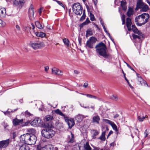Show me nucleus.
Masks as SVG:
<instances>
[{"label": "nucleus", "instance_id": "nucleus-1", "mask_svg": "<svg viewBox=\"0 0 150 150\" xmlns=\"http://www.w3.org/2000/svg\"><path fill=\"white\" fill-rule=\"evenodd\" d=\"M37 139L35 135L28 133L21 135L20 137V141L21 142L28 145L34 144L36 142Z\"/></svg>", "mask_w": 150, "mask_h": 150}, {"label": "nucleus", "instance_id": "nucleus-2", "mask_svg": "<svg viewBox=\"0 0 150 150\" xmlns=\"http://www.w3.org/2000/svg\"><path fill=\"white\" fill-rule=\"evenodd\" d=\"M46 125V126L47 128L42 130L41 131L42 135L46 138H51L54 136L55 132L52 129L53 127L52 125H49L47 124Z\"/></svg>", "mask_w": 150, "mask_h": 150}, {"label": "nucleus", "instance_id": "nucleus-3", "mask_svg": "<svg viewBox=\"0 0 150 150\" xmlns=\"http://www.w3.org/2000/svg\"><path fill=\"white\" fill-rule=\"evenodd\" d=\"M95 48H96V52L100 55L103 56L105 58H107L109 56V54L107 53L106 52V46L103 43L100 42L97 45Z\"/></svg>", "mask_w": 150, "mask_h": 150}, {"label": "nucleus", "instance_id": "nucleus-4", "mask_svg": "<svg viewBox=\"0 0 150 150\" xmlns=\"http://www.w3.org/2000/svg\"><path fill=\"white\" fill-rule=\"evenodd\" d=\"M149 18V14L144 13L137 17L135 18L136 24L139 26L144 25L147 22Z\"/></svg>", "mask_w": 150, "mask_h": 150}, {"label": "nucleus", "instance_id": "nucleus-5", "mask_svg": "<svg viewBox=\"0 0 150 150\" xmlns=\"http://www.w3.org/2000/svg\"><path fill=\"white\" fill-rule=\"evenodd\" d=\"M72 8L74 13L78 15H80L82 13V7L79 3L74 4L72 6Z\"/></svg>", "mask_w": 150, "mask_h": 150}, {"label": "nucleus", "instance_id": "nucleus-6", "mask_svg": "<svg viewBox=\"0 0 150 150\" xmlns=\"http://www.w3.org/2000/svg\"><path fill=\"white\" fill-rule=\"evenodd\" d=\"M30 45L34 50L40 49L45 46L43 42L39 41L31 42Z\"/></svg>", "mask_w": 150, "mask_h": 150}, {"label": "nucleus", "instance_id": "nucleus-7", "mask_svg": "<svg viewBox=\"0 0 150 150\" xmlns=\"http://www.w3.org/2000/svg\"><path fill=\"white\" fill-rule=\"evenodd\" d=\"M97 40L94 37H91L86 42L85 47L88 48H93V45L96 41Z\"/></svg>", "mask_w": 150, "mask_h": 150}, {"label": "nucleus", "instance_id": "nucleus-8", "mask_svg": "<svg viewBox=\"0 0 150 150\" xmlns=\"http://www.w3.org/2000/svg\"><path fill=\"white\" fill-rule=\"evenodd\" d=\"M137 6L139 8H141V11H146L149 9L148 6L145 4L141 0L138 1L137 3Z\"/></svg>", "mask_w": 150, "mask_h": 150}, {"label": "nucleus", "instance_id": "nucleus-9", "mask_svg": "<svg viewBox=\"0 0 150 150\" xmlns=\"http://www.w3.org/2000/svg\"><path fill=\"white\" fill-rule=\"evenodd\" d=\"M54 147L52 144H48L42 146L41 144L38 145L37 150H53Z\"/></svg>", "mask_w": 150, "mask_h": 150}, {"label": "nucleus", "instance_id": "nucleus-10", "mask_svg": "<svg viewBox=\"0 0 150 150\" xmlns=\"http://www.w3.org/2000/svg\"><path fill=\"white\" fill-rule=\"evenodd\" d=\"M42 121L40 118H36L33 120L30 123L31 125L35 127L40 126L42 125Z\"/></svg>", "mask_w": 150, "mask_h": 150}, {"label": "nucleus", "instance_id": "nucleus-11", "mask_svg": "<svg viewBox=\"0 0 150 150\" xmlns=\"http://www.w3.org/2000/svg\"><path fill=\"white\" fill-rule=\"evenodd\" d=\"M13 125L14 126H17L20 125H21V126L22 127L26 126L27 125V122L25 123V124H23V119L19 120L17 118H15L13 120Z\"/></svg>", "mask_w": 150, "mask_h": 150}, {"label": "nucleus", "instance_id": "nucleus-12", "mask_svg": "<svg viewBox=\"0 0 150 150\" xmlns=\"http://www.w3.org/2000/svg\"><path fill=\"white\" fill-rule=\"evenodd\" d=\"M10 141V139H8L6 140L0 142V147L1 148L6 147L8 145Z\"/></svg>", "mask_w": 150, "mask_h": 150}, {"label": "nucleus", "instance_id": "nucleus-13", "mask_svg": "<svg viewBox=\"0 0 150 150\" xmlns=\"http://www.w3.org/2000/svg\"><path fill=\"white\" fill-rule=\"evenodd\" d=\"M25 0H15L13 2L15 5L21 7L23 6Z\"/></svg>", "mask_w": 150, "mask_h": 150}, {"label": "nucleus", "instance_id": "nucleus-14", "mask_svg": "<svg viewBox=\"0 0 150 150\" xmlns=\"http://www.w3.org/2000/svg\"><path fill=\"white\" fill-rule=\"evenodd\" d=\"M88 117V116H84L81 114H79L75 117V119L78 122H80L84 118Z\"/></svg>", "mask_w": 150, "mask_h": 150}, {"label": "nucleus", "instance_id": "nucleus-15", "mask_svg": "<svg viewBox=\"0 0 150 150\" xmlns=\"http://www.w3.org/2000/svg\"><path fill=\"white\" fill-rule=\"evenodd\" d=\"M137 76L138 77V81L140 82V84L143 86H146V85L147 86H148L147 84L146 81L143 79L141 77L139 76V74H137Z\"/></svg>", "mask_w": 150, "mask_h": 150}, {"label": "nucleus", "instance_id": "nucleus-16", "mask_svg": "<svg viewBox=\"0 0 150 150\" xmlns=\"http://www.w3.org/2000/svg\"><path fill=\"white\" fill-rule=\"evenodd\" d=\"M52 72L53 74L60 75H62V71L55 67L52 69Z\"/></svg>", "mask_w": 150, "mask_h": 150}, {"label": "nucleus", "instance_id": "nucleus-17", "mask_svg": "<svg viewBox=\"0 0 150 150\" xmlns=\"http://www.w3.org/2000/svg\"><path fill=\"white\" fill-rule=\"evenodd\" d=\"M34 10L32 6L31 5L29 8L28 15L30 18L34 17Z\"/></svg>", "mask_w": 150, "mask_h": 150}, {"label": "nucleus", "instance_id": "nucleus-18", "mask_svg": "<svg viewBox=\"0 0 150 150\" xmlns=\"http://www.w3.org/2000/svg\"><path fill=\"white\" fill-rule=\"evenodd\" d=\"M100 120V118L98 115H96L93 116L92 118V122L94 123H96L97 124L99 123V121Z\"/></svg>", "mask_w": 150, "mask_h": 150}, {"label": "nucleus", "instance_id": "nucleus-19", "mask_svg": "<svg viewBox=\"0 0 150 150\" xmlns=\"http://www.w3.org/2000/svg\"><path fill=\"white\" fill-rule=\"evenodd\" d=\"M132 28L131 30H132L134 33L137 34L138 35H142V32L137 28L135 25H132Z\"/></svg>", "mask_w": 150, "mask_h": 150}, {"label": "nucleus", "instance_id": "nucleus-20", "mask_svg": "<svg viewBox=\"0 0 150 150\" xmlns=\"http://www.w3.org/2000/svg\"><path fill=\"white\" fill-rule=\"evenodd\" d=\"M131 21L130 18H127L126 19V25L129 31L131 30Z\"/></svg>", "mask_w": 150, "mask_h": 150}, {"label": "nucleus", "instance_id": "nucleus-21", "mask_svg": "<svg viewBox=\"0 0 150 150\" xmlns=\"http://www.w3.org/2000/svg\"><path fill=\"white\" fill-rule=\"evenodd\" d=\"M74 122L73 119H71L70 120H68L67 124L69 126V128H71L74 125Z\"/></svg>", "mask_w": 150, "mask_h": 150}, {"label": "nucleus", "instance_id": "nucleus-22", "mask_svg": "<svg viewBox=\"0 0 150 150\" xmlns=\"http://www.w3.org/2000/svg\"><path fill=\"white\" fill-rule=\"evenodd\" d=\"M71 136H69L67 139V142L68 143H73L74 141V135L71 132Z\"/></svg>", "mask_w": 150, "mask_h": 150}, {"label": "nucleus", "instance_id": "nucleus-23", "mask_svg": "<svg viewBox=\"0 0 150 150\" xmlns=\"http://www.w3.org/2000/svg\"><path fill=\"white\" fill-rule=\"evenodd\" d=\"M6 14V9L4 8L0 7V16L4 17Z\"/></svg>", "mask_w": 150, "mask_h": 150}, {"label": "nucleus", "instance_id": "nucleus-24", "mask_svg": "<svg viewBox=\"0 0 150 150\" xmlns=\"http://www.w3.org/2000/svg\"><path fill=\"white\" fill-rule=\"evenodd\" d=\"M134 11L133 8L131 7L129 8L128 11L127 13V16L129 17L133 14Z\"/></svg>", "mask_w": 150, "mask_h": 150}, {"label": "nucleus", "instance_id": "nucleus-25", "mask_svg": "<svg viewBox=\"0 0 150 150\" xmlns=\"http://www.w3.org/2000/svg\"><path fill=\"white\" fill-rule=\"evenodd\" d=\"M91 133L92 134V137L94 139L96 138V136L98 135L99 132L95 129H93L91 131Z\"/></svg>", "mask_w": 150, "mask_h": 150}, {"label": "nucleus", "instance_id": "nucleus-26", "mask_svg": "<svg viewBox=\"0 0 150 150\" xmlns=\"http://www.w3.org/2000/svg\"><path fill=\"white\" fill-rule=\"evenodd\" d=\"M18 110V108H16L13 110H12L11 109H8L6 112H3L4 113L5 115H8L10 114L11 112H13L16 111Z\"/></svg>", "mask_w": 150, "mask_h": 150}, {"label": "nucleus", "instance_id": "nucleus-27", "mask_svg": "<svg viewBox=\"0 0 150 150\" xmlns=\"http://www.w3.org/2000/svg\"><path fill=\"white\" fill-rule=\"evenodd\" d=\"M19 150H30V149L27 145L24 144L20 146Z\"/></svg>", "mask_w": 150, "mask_h": 150}, {"label": "nucleus", "instance_id": "nucleus-28", "mask_svg": "<svg viewBox=\"0 0 150 150\" xmlns=\"http://www.w3.org/2000/svg\"><path fill=\"white\" fill-rule=\"evenodd\" d=\"M126 2L125 1H123L121 2V6L122 9L124 10H125L127 8L126 6Z\"/></svg>", "mask_w": 150, "mask_h": 150}, {"label": "nucleus", "instance_id": "nucleus-29", "mask_svg": "<svg viewBox=\"0 0 150 150\" xmlns=\"http://www.w3.org/2000/svg\"><path fill=\"white\" fill-rule=\"evenodd\" d=\"M35 23L36 26L39 29H42L44 27L43 25L41 24L38 21H36Z\"/></svg>", "mask_w": 150, "mask_h": 150}, {"label": "nucleus", "instance_id": "nucleus-30", "mask_svg": "<svg viewBox=\"0 0 150 150\" xmlns=\"http://www.w3.org/2000/svg\"><path fill=\"white\" fill-rule=\"evenodd\" d=\"M135 35L133 34L132 36L133 38L134 39H136V38H138L139 40H141L142 38H143L144 37V35L142 33V35Z\"/></svg>", "mask_w": 150, "mask_h": 150}, {"label": "nucleus", "instance_id": "nucleus-31", "mask_svg": "<svg viewBox=\"0 0 150 150\" xmlns=\"http://www.w3.org/2000/svg\"><path fill=\"white\" fill-rule=\"evenodd\" d=\"M53 119V117L50 115H48L45 116V120L46 121H51Z\"/></svg>", "mask_w": 150, "mask_h": 150}, {"label": "nucleus", "instance_id": "nucleus-32", "mask_svg": "<svg viewBox=\"0 0 150 150\" xmlns=\"http://www.w3.org/2000/svg\"><path fill=\"white\" fill-rule=\"evenodd\" d=\"M84 147L86 150H91V148L89 145L88 142H86L84 145Z\"/></svg>", "mask_w": 150, "mask_h": 150}, {"label": "nucleus", "instance_id": "nucleus-33", "mask_svg": "<svg viewBox=\"0 0 150 150\" xmlns=\"http://www.w3.org/2000/svg\"><path fill=\"white\" fill-rule=\"evenodd\" d=\"M110 125L112 127L113 130H115L116 134H117L118 133V131L116 125L113 122Z\"/></svg>", "mask_w": 150, "mask_h": 150}, {"label": "nucleus", "instance_id": "nucleus-34", "mask_svg": "<svg viewBox=\"0 0 150 150\" xmlns=\"http://www.w3.org/2000/svg\"><path fill=\"white\" fill-rule=\"evenodd\" d=\"M93 35L92 31L91 29H88L86 31V37H88L90 35Z\"/></svg>", "mask_w": 150, "mask_h": 150}, {"label": "nucleus", "instance_id": "nucleus-35", "mask_svg": "<svg viewBox=\"0 0 150 150\" xmlns=\"http://www.w3.org/2000/svg\"><path fill=\"white\" fill-rule=\"evenodd\" d=\"M105 132H103L100 136L99 138V139L102 141H105Z\"/></svg>", "mask_w": 150, "mask_h": 150}, {"label": "nucleus", "instance_id": "nucleus-36", "mask_svg": "<svg viewBox=\"0 0 150 150\" xmlns=\"http://www.w3.org/2000/svg\"><path fill=\"white\" fill-rule=\"evenodd\" d=\"M36 35L37 36L41 37H44L46 36V34L45 33L40 32L37 33Z\"/></svg>", "mask_w": 150, "mask_h": 150}, {"label": "nucleus", "instance_id": "nucleus-37", "mask_svg": "<svg viewBox=\"0 0 150 150\" xmlns=\"http://www.w3.org/2000/svg\"><path fill=\"white\" fill-rule=\"evenodd\" d=\"M55 113L59 115L64 117L65 115L62 113V112L59 109H57L54 111Z\"/></svg>", "mask_w": 150, "mask_h": 150}, {"label": "nucleus", "instance_id": "nucleus-38", "mask_svg": "<svg viewBox=\"0 0 150 150\" xmlns=\"http://www.w3.org/2000/svg\"><path fill=\"white\" fill-rule=\"evenodd\" d=\"M28 131L31 133L30 134H34L35 133V130L33 128L28 129L27 130Z\"/></svg>", "mask_w": 150, "mask_h": 150}, {"label": "nucleus", "instance_id": "nucleus-39", "mask_svg": "<svg viewBox=\"0 0 150 150\" xmlns=\"http://www.w3.org/2000/svg\"><path fill=\"white\" fill-rule=\"evenodd\" d=\"M63 41L66 46L68 47L69 45V40L66 38H64L63 39Z\"/></svg>", "mask_w": 150, "mask_h": 150}, {"label": "nucleus", "instance_id": "nucleus-40", "mask_svg": "<svg viewBox=\"0 0 150 150\" xmlns=\"http://www.w3.org/2000/svg\"><path fill=\"white\" fill-rule=\"evenodd\" d=\"M146 117L145 116L142 117L139 116L137 117V119L139 122H142L144 120Z\"/></svg>", "mask_w": 150, "mask_h": 150}, {"label": "nucleus", "instance_id": "nucleus-41", "mask_svg": "<svg viewBox=\"0 0 150 150\" xmlns=\"http://www.w3.org/2000/svg\"><path fill=\"white\" fill-rule=\"evenodd\" d=\"M6 25V23L0 19V27H3Z\"/></svg>", "mask_w": 150, "mask_h": 150}, {"label": "nucleus", "instance_id": "nucleus-42", "mask_svg": "<svg viewBox=\"0 0 150 150\" xmlns=\"http://www.w3.org/2000/svg\"><path fill=\"white\" fill-rule=\"evenodd\" d=\"M99 20L100 21V23L103 28L104 30V31H105V30H106V29L105 25H104L103 21L101 18H99Z\"/></svg>", "mask_w": 150, "mask_h": 150}, {"label": "nucleus", "instance_id": "nucleus-43", "mask_svg": "<svg viewBox=\"0 0 150 150\" xmlns=\"http://www.w3.org/2000/svg\"><path fill=\"white\" fill-rule=\"evenodd\" d=\"M85 96H86L87 97H89L90 98H92L96 99L97 98V97L92 95L91 94H86Z\"/></svg>", "mask_w": 150, "mask_h": 150}, {"label": "nucleus", "instance_id": "nucleus-44", "mask_svg": "<svg viewBox=\"0 0 150 150\" xmlns=\"http://www.w3.org/2000/svg\"><path fill=\"white\" fill-rule=\"evenodd\" d=\"M103 120L104 122L110 125H111L113 122L111 121L106 119H104Z\"/></svg>", "mask_w": 150, "mask_h": 150}, {"label": "nucleus", "instance_id": "nucleus-45", "mask_svg": "<svg viewBox=\"0 0 150 150\" xmlns=\"http://www.w3.org/2000/svg\"><path fill=\"white\" fill-rule=\"evenodd\" d=\"M90 17L91 21H94L95 20L94 15L91 12L90 13Z\"/></svg>", "mask_w": 150, "mask_h": 150}, {"label": "nucleus", "instance_id": "nucleus-46", "mask_svg": "<svg viewBox=\"0 0 150 150\" xmlns=\"http://www.w3.org/2000/svg\"><path fill=\"white\" fill-rule=\"evenodd\" d=\"M90 22L88 18H86V21L82 23L83 25H85L88 24V23Z\"/></svg>", "mask_w": 150, "mask_h": 150}, {"label": "nucleus", "instance_id": "nucleus-47", "mask_svg": "<svg viewBox=\"0 0 150 150\" xmlns=\"http://www.w3.org/2000/svg\"><path fill=\"white\" fill-rule=\"evenodd\" d=\"M85 17H86V14H85V11H83V13L82 16L81 18H80L81 20L83 21V20H84L85 18Z\"/></svg>", "mask_w": 150, "mask_h": 150}, {"label": "nucleus", "instance_id": "nucleus-48", "mask_svg": "<svg viewBox=\"0 0 150 150\" xmlns=\"http://www.w3.org/2000/svg\"><path fill=\"white\" fill-rule=\"evenodd\" d=\"M25 115L28 116H32L33 115L30 113L27 110L25 112Z\"/></svg>", "mask_w": 150, "mask_h": 150}, {"label": "nucleus", "instance_id": "nucleus-49", "mask_svg": "<svg viewBox=\"0 0 150 150\" xmlns=\"http://www.w3.org/2000/svg\"><path fill=\"white\" fill-rule=\"evenodd\" d=\"M105 32L108 35V36L109 37L110 39L112 41H113V40L112 39V38L110 34L108 33V32L106 30H105Z\"/></svg>", "mask_w": 150, "mask_h": 150}, {"label": "nucleus", "instance_id": "nucleus-50", "mask_svg": "<svg viewBox=\"0 0 150 150\" xmlns=\"http://www.w3.org/2000/svg\"><path fill=\"white\" fill-rule=\"evenodd\" d=\"M73 150H80V148L79 146L76 145L74 146Z\"/></svg>", "mask_w": 150, "mask_h": 150}, {"label": "nucleus", "instance_id": "nucleus-51", "mask_svg": "<svg viewBox=\"0 0 150 150\" xmlns=\"http://www.w3.org/2000/svg\"><path fill=\"white\" fill-rule=\"evenodd\" d=\"M57 2L60 6H61L62 7L64 8V6L63 4L60 1H57Z\"/></svg>", "mask_w": 150, "mask_h": 150}, {"label": "nucleus", "instance_id": "nucleus-52", "mask_svg": "<svg viewBox=\"0 0 150 150\" xmlns=\"http://www.w3.org/2000/svg\"><path fill=\"white\" fill-rule=\"evenodd\" d=\"M117 98V97L116 96H113L112 97V99L114 100H116Z\"/></svg>", "mask_w": 150, "mask_h": 150}, {"label": "nucleus", "instance_id": "nucleus-53", "mask_svg": "<svg viewBox=\"0 0 150 150\" xmlns=\"http://www.w3.org/2000/svg\"><path fill=\"white\" fill-rule=\"evenodd\" d=\"M16 27L17 30L18 31H20L21 28L18 25H16Z\"/></svg>", "mask_w": 150, "mask_h": 150}, {"label": "nucleus", "instance_id": "nucleus-54", "mask_svg": "<svg viewBox=\"0 0 150 150\" xmlns=\"http://www.w3.org/2000/svg\"><path fill=\"white\" fill-rule=\"evenodd\" d=\"M43 9V8L42 7H40L38 10V12L40 14V15H41V13H42V10Z\"/></svg>", "mask_w": 150, "mask_h": 150}, {"label": "nucleus", "instance_id": "nucleus-55", "mask_svg": "<svg viewBox=\"0 0 150 150\" xmlns=\"http://www.w3.org/2000/svg\"><path fill=\"white\" fill-rule=\"evenodd\" d=\"M47 29L50 30H52V29H53L52 27L50 25H47Z\"/></svg>", "mask_w": 150, "mask_h": 150}, {"label": "nucleus", "instance_id": "nucleus-56", "mask_svg": "<svg viewBox=\"0 0 150 150\" xmlns=\"http://www.w3.org/2000/svg\"><path fill=\"white\" fill-rule=\"evenodd\" d=\"M88 83L87 82H85L84 83V84L83 85V86L85 88H87L88 87Z\"/></svg>", "mask_w": 150, "mask_h": 150}, {"label": "nucleus", "instance_id": "nucleus-57", "mask_svg": "<svg viewBox=\"0 0 150 150\" xmlns=\"http://www.w3.org/2000/svg\"><path fill=\"white\" fill-rule=\"evenodd\" d=\"M126 64L127 65V67L129 68L131 70H133V71H134V69H133V68H132L129 64H128L127 63L125 62Z\"/></svg>", "mask_w": 150, "mask_h": 150}, {"label": "nucleus", "instance_id": "nucleus-58", "mask_svg": "<svg viewBox=\"0 0 150 150\" xmlns=\"http://www.w3.org/2000/svg\"><path fill=\"white\" fill-rule=\"evenodd\" d=\"M144 134L145 135V137H146L148 135V132L146 130H145V131Z\"/></svg>", "mask_w": 150, "mask_h": 150}, {"label": "nucleus", "instance_id": "nucleus-59", "mask_svg": "<svg viewBox=\"0 0 150 150\" xmlns=\"http://www.w3.org/2000/svg\"><path fill=\"white\" fill-rule=\"evenodd\" d=\"M45 71H47L49 69V67L48 66H46L45 67Z\"/></svg>", "mask_w": 150, "mask_h": 150}, {"label": "nucleus", "instance_id": "nucleus-60", "mask_svg": "<svg viewBox=\"0 0 150 150\" xmlns=\"http://www.w3.org/2000/svg\"><path fill=\"white\" fill-rule=\"evenodd\" d=\"M122 20H125V16L124 14L122 15L121 16Z\"/></svg>", "mask_w": 150, "mask_h": 150}, {"label": "nucleus", "instance_id": "nucleus-61", "mask_svg": "<svg viewBox=\"0 0 150 150\" xmlns=\"http://www.w3.org/2000/svg\"><path fill=\"white\" fill-rule=\"evenodd\" d=\"M124 74V77H125V80H126V81H127V82L128 83H129V82L128 81V79H127V78H126L125 76V74Z\"/></svg>", "mask_w": 150, "mask_h": 150}, {"label": "nucleus", "instance_id": "nucleus-62", "mask_svg": "<svg viewBox=\"0 0 150 150\" xmlns=\"http://www.w3.org/2000/svg\"><path fill=\"white\" fill-rule=\"evenodd\" d=\"M90 108H91L93 110H94V109H95L94 105H91Z\"/></svg>", "mask_w": 150, "mask_h": 150}, {"label": "nucleus", "instance_id": "nucleus-63", "mask_svg": "<svg viewBox=\"0 0 150 150\" xmlns=\"http://www.w3.org/2000/svg\"><path fill=\"white\" fill-rule=\"evenodd\" d=\"M113 133V131H110L109 132V133L108 136H108H109L111 134H112Z\"/></svg>", "mask_w": 150, "mask_h": 150}, {"label": "nucleus", "instance_id": "nucleus-64", "mask_svg": "<svg viewBox=\"0 0 150 150\" xmlns=\"http://www.w3.org/2000/svg\"><path fill=\"white\" fill-rule=\"evenodd\" d=\"M94 148V150H99V148L98 147H96L95 146H93Z\"/></svg>", "mask_w": 150, "mask_h": 150}]
</instances>
